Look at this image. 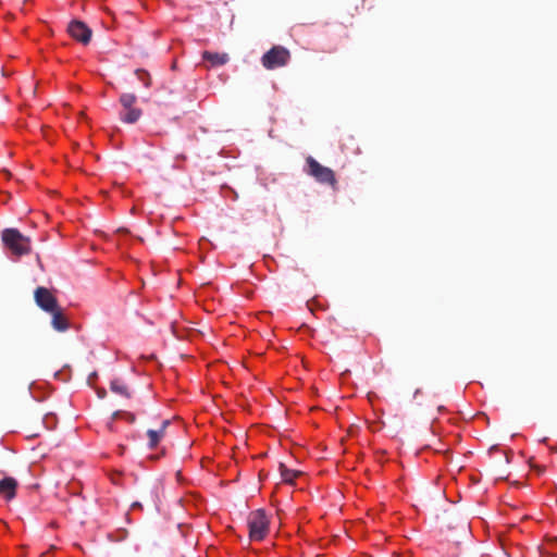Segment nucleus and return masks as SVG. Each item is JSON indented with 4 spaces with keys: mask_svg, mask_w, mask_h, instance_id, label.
<instances>
[{
    "mask_svg": "<svg viewBox=\"0 0 557 557\" xmlns=\"http://www.w3.org/2000/svg\"><path fill=\"white\" fill-rule=\"evenodd\" d=\"M2 242L10 251L12 259L17 260L32 251L30 239L24 236L17 228H5L1 233Z\"/></svg>",
    "mask_w": 557,
    "mask_h": 557,
    "instance_id": "1",
    "label": "nucleus"
},
{
    "mask_svg": "<svg viewBox=\"0 0 557 557\" xmlns=\"http://www.w3.org/2000/svg\"><path fill=\"white\" fill-rule=\"evenodd\" d=\"M247 522L250 541L261 542L268 536L270 531V518L263 509L251 511Z\"/></svg>",
    "mask_w": 557,
    "mask_h": 557,
    "instance_id": "2",
    "label": "nucleus"
},
{
    "mask_svg": "<svg viewBox=\"0 0 557 557\" xmlns=\"http://www.w3.org/2000/svg\"><path fill=\"white\" fill-rule=\"evenodd\" d=\"M306 173L312 176L320 184L330 185L333 188L336 186L337 181L334 171L320 164L312 157H308L306 159Z\"/></svg>",
    "mask_w": 557,
    "mask_h": 557,
    "instance_id": "3",
    "label": "nucleus"
},
{
    "mask_svg": "<svg viewBox=\"0 0 557 557\" xmlns=\"http://www.w3.org/2000/svg\"><path fill=\"white\" fill-rule=\"evenodd\" d=\"M290 60L289 51L283 46H274L261 58V64L267 70H274L288 64Z\"/></svg>",
    "mask_w": 557,
    "mask_h": 557,
    "instance_id": "4",
    "label": "nucleus"
},
{
    "mask_svg": "<svg viewBox=\"0 0 557 557\" xmlns=\"http://www.w3.org/2000/svg\"><path fill=\"white\" fill-rule=\"evenodd\" d=\"M123 110L120 113L121 120L125 123H135L141 115V110L135 107L136 96L133 94H123L120 97Z\"/></svg>",
    "mask_w": 557,
    "mask_h": 557,
    "instance_id": "5",
    "label": "nucleus"
},
{
    "mask_svg": "<svg viewBox=\"0 0 557 557\" xmlns=\"http://www.w3.org/2000/svg\"><path fill=\"white\" fill-rule=\"evenodd\" d=\"M34 296L37 306L48 313L54 312L59 307L55 296L46 287L36 288Z\"/></svg>",
    "mask_w": 557,
    "mask_h": 557,
    "instance_id": "6",
    "label": "nucleus"
},
{
    "mask_svg": "<svg viewBox=\"0 0 557 557\" xmlns=\"http://www.w3.org/2000/svg\"><path fill=\"white\" fill-rule=\"evenodd\" d=\"M70 36L86 45L90 41L91 30L81 21H72L67 27Z\"/></svg>",
    "mask_w": 557,
    "mask_h": 557,
    "instance_id": "7",
    "label": "nucleus"
},
{
    "mask_svg": "<svg viewBox=\"0 0 557 557\" xmlns=\"http://www.w3.org/2000/svg\"><path fill=\"white\" fill-rule=\"evenodd\" d=\"M18 483L12 476H7L0 480V497L5 500H11L16 495Z\"/></svg>",
    "mask_w": 557,
    "mask_h": 557,
    "instance_id": "8",
    "label": "nucleus"
},
{
    "mask_svg": "<svg viewBox=\"0 0 557 557\" xmlns=\"http://www.w3.org/2000/svg\"><path fill=\"white\" fill-rule=\"evenodd\" d=\"M169 425V421H163L161 424V428L159 430H148L147 431V437H148V446L149 448L153 449L156 448L161 440L164 437V432L166 426Z\"/></svg>",
    "mask_w": 557,
    "mask_h": 557,
    "instance_id": "9",
    "label": "nucleus"
},
{
    "mask_svg": "<svg viewBox=\"0 0 557 557\" xmlns=\"http://www.w3.org/2000/svg\"><path fill=\"white\" fill-rule=\"evenodd\" d=\"M52 314V326L54 330L59 332H64L69 329L70 323L67 318L64 315L62 310L58 307L54 312H50Z\"/></svg>",
    "mask_w": 557,
    "mask_h": 557,
    "instance_id": "10",
    "label": "nucleus"
},
{
    "mask_svg": "<svg viewBox=\"0 0 557 557\" xmlns=\"http://www.w3.org/2000/svg\"><path fill=\"white\" fill-rule=\"evenodd\" d=\"M278 469L282 481L287 484H294L295 480L301 475V471L289 469L284 463H280Z\"/></svg>",
    "mask_w": 557,
    "mask_h": 557,
    "instance_id": "11",
    "label": "nucleus"
},
{
    "mask_svg": "<svg viewBox=\"0 0 557 557\" xmlns=\"http://www.w3.org/2000/svg\"><path fill=\"white\" fill-rule=\"evenodd\" d=\"M202 58L205 61H208L213 66L223 65L228 61L227 54L210 51H205Z\"/></svg>",
    "mask_w": 557,
    "mask_h": 557,
    "instance_id": "12",
    "label": "nucleus"
},
{
    "mask_svg": "<svg viewBox=\"0 0 557 557\" xmlns=\"http://www.w3.org/2000/svg\"><path fill=\"white\" fill-rule=\"evenodd\" d=\"M110 386L112 392L124 397H129L128 388L121 380H113Z\"/></svg>",
    "mask_w": 557,
    "mask_h": 557,
    "instance_id": "13",
    "label": "nucleus"
},
{
    "mask_svg": "<svg viewBox=\"0 0 557 557\" xmlns=\"http://www.w3.org/2000/svg\"><path fill=\"white\" fill-rule=\"evenodd\" d=\"M137 78L139 82H141L144 84L145 87H150L151 85V79H150V75L147 71L145 70H137L135 72Z\"/></svg>",
    "mask_w": 557,
    "mask_h": 557,
    "instance_id": "14",
    "label": "nucleus"
},
{
    "mask_svg": "<svg viewBox=\"0 0 557 557\" xmlns=\"http://www.w3.org/2000/svg\"><path fill=\"white\" fill-rule=\"evenodd\" d=\"M115 417H123L129 422H134V420H135V416L133 413L126 412V411H116Z\"/></svg>",
    "mask_w": 557,
    "mask_h": 557,
    "instance_id": "15",
    "label": "nucleus"
},
{
    "mask_svg": "<svg viewBox=\"0 0 557 557\" xmlns=\"http://www.w3.org/2000/svg\"><path fill=\"white\" fill-rule=\"evenodd\" d=\"M553 449H554V451H557V447H556V448H553Z\"/></svg>",
    "mask_w": 557,
    "mask_h": 557,
    "instance_id": "16",
    "label": "nucleus"
}]
</instances>
